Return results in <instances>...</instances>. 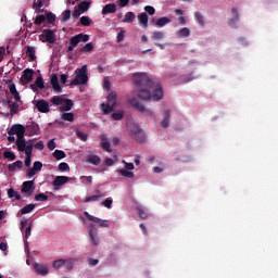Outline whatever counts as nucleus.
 <instances>
[{"label":"nucleus","mask_w":278,"mask_h":278,"mask_svg":"<svg viewBox=\"0 0 278 278\" xmlns=\"http://www.w3.org/2000/svg\"><path fill=\"white\" fill-rule=\"evenodd\" d=\"M135 86L137 87V97L141 101H162L164 99V89L160 83H154L144 73L134 75Z\"/></svg>","instance_id":"nucleus-1"},{"label":"nucleus","mask_w":278,"mask_h":278,"mask_svg":"<svg viewBox=\"0 0 278 278\" xmlns=\"http://www.w3.org/2000/svg\"><path fill=\"white\" fill-rule=\"evenodd\" d=\"M77 71L78 73L71 81L70 86H86V84H88V66L83 65L81 68Z\"/></svg>","instance_id":"nucleus-2"},{"label":"nucleus","mask_w":278,"mask_h":278,"mask_svg":"<svg viewBox=\"0 0 278 278\" xmlns=\"http://www.w3.org/2000/svg\"><path fill=\"white\" fill-rule=\"evenodd\" d=\"M101 108L104 114H112V112H114V108H116V93L115 92L109 93L106 104L102 103Z\"/></svg>","instance_id":"nucleus-3"},{"label":"nucleus","mask_w":278,"mask_h":278,"mask_svg":"<svg viewBox=\"0 0 278 278\" xmlns=\"http://www.w3.org/2000/svg\"><path fill=\"white\" fill-rule=\"evenodd\" d=\"M88 231L91 244H93V247H99V229H97V226L94 224H90L88 226Z\"/></svg>","instance_id":"nucleus-4"},{"label":"nucleus","mask_w":278,"mask_h":278,"mask_svg":"<svg viewBox=\"0 0 278 278\" xmlns=\"http://www.w3.org/2000/svg\"><path fill=\"white\" fill-rule=\"evenodd\" d=\"M88 40H90V35L80 33L78 35L71 37L70 45L72 47H74V49H75V47H77V45H79V42H88Z\"/></svg>","instance_id":"nucleus-5"},{"label":"nucleus","mask_w":278,"mask_h":278,"mask_svg":"<svg viewBox=\"0 0 278 278\" xmlns=\"http://www.w3.org/2000/svg\"><path fill=\"white\" fill-rule=\"evenodd\" d=\"M42 42H49L53 45L55 42V33L52 29H43L42 34L39 36Z\"/></svg>","instance_id":"nucleus-6"},{"label":"nucleus","mask_w":278,"mask_h":278,"mask_svg":"<svg viewBox=\"0 0 278 278\" xmlns=\"http://www.w3.org/2000/svg\"><path fill=\"white\" fill-rule=\"evenodd\" d=\"M25 131L29 137L38 136L40 134V126L36 122H27Z\"/></svg>","instance_id":"nucleus-7"},{"label":"nucleus","mask_w":278,"mask_h":278,"mask_svg":"<svg viewBox=\"0 0 278 278\" xmlns=\"http://www.w3.org/2000/svg\"><path fill=\"white\" fill-rule=\"evenodd\" d=\"M84 216L88 218V220H91V223H97L99 227H110L108 220L94 217L93 215H90V213L88 212H84Z\"/></svg>","instance_id":"nucleus-8"},{"label":"nucleus","mask_w":278,"mask_h":278,"mask_svg":"<svg viewBox=\"0 0 278 278\" xmlns=\"http://www.w3.org/2000/svg\"><path fill=\"white\" fill-rule=\"evenodd\" d=\"M25 131V126L23 124H14L8 129L9 136H18Z\"/></svg>","instance_id":"nucleus-9"},{"label":"nucleus","mask_w":278,"mask_h":278,"mask_svg":"<svg viewBox=\"0 0 278 278\" xmlns=\"http://www.w3.org/2000/svg\"><path fill=\"white\" fill-rule=\"evenodd\" d=\"M25 131H22L17 135V140L15 141V144L17 147V151H20L21 153H23V151H25Z\"/></svg>","instance_id":"nucleus-10"},{"label":"nucleus","mask_w":278,"mask_h":278,"mask_svg":"<svg viewBox=\"0 0 278 278\" xmlns=\"http://www.w3.org/2000/svg\"><path fill=\"white\" fill-rule=\"evenodd\" d=\"M35 190L34 180L24 181L22 185L21 192L23 194H31Z\"/></svg>","instance_id":"nucleus-11"},{"label":"nucleus","mask_w":278,"mask_h":278,"mask_svg":"<svg viewBox=\"0 0 278 278\" xmlns=\"http://www.w3.org/2000/svg\"><path fill=\"white\" fill-rule=\"evenodd\" d=\"M100 140H101L100 142L101 149H103V151H106L108 153H112V149H111L112 144L108 140V136L101 135Z\"/></svg>","instance_id":"nucleus-12"},{"label":"nucleus","mask_w":278,"mask_h":278,"mask_svg":"<svg viewBox=\"0 0 278 278\" xmlns=\"http://www.w3.org/2000/svg\"><path fill=\"white\" fill-rule=\"evenodd\" d=\"M36 108H37L38 112H41V114H47L50 111L49 102H47V100L37 101Z\"/></svg>","instance_id":"nucleus-13"},{"label":"nucleus","mask_w":278,"mask_h":278,"mask_svg":"<svg viewBox=\"0 0 278 278\" xmlns=\"http://www.w3.org/2000/svg\"><path fill=\"white\" fill-rule=\"evenodd\" d=\"M128 103H129V105H131V108H134V110H137V112H141V113L144 112L146 106H144V104L139 102L138 99H136V98L129 99Z\"/></svg>","instance_id":"nucleus-14"},{"label":"nucleus","mask_w":278,"mask_h":278,"mask_svg":"<svg viewBox=\"0 0 278 278\" xmlns=\"http://www.w3.org/2000/svg\"><path fill=\"white\" fill-rule=\"evenodd\" d=\"M33 268L35 269L37 275H49V267H47V265L34 263Z\"/></svg>","instance_id":"nucleus-15"},{"label":"nucleus","mask_w":278,"mask_h":278,"mask_svg":"<svg viewBox=\"0 0 278 278\" xmlns=\"http://www.w3.org/2000/svg\"><path fill=\"white\" fill-rule=\"evenodd\" d=\"M51 86L55 92H62V86H60V79L58 78V74H52Z\"/></svg>","instance_id":"nucleus-16"},{"label":"nucleus","mask_w":278,"mask_h":278,"mask_svg":"<svg viewBox=\"0 0 278 278\" xmlns=\"http://www.w3.org/2000/svg\"><path fill=\"white\" fill-rule=\"evenodd\" d=\"M67 181H71V178L66 176H56L53 180V186L54 188H60V186H64Z\"/></svg>","instance_id":"nucleus-17"},{"label":"nucleus","mask_w":278,"mask_h":278,"mask_svg":"<svg viewBox=\"0 0 278 278\" xmlns=\"http://www.w3.org/2000/svg\"><path fill=\"white\" fill-rule=\"evenodd\" d=\"M22 79L26 84L34 81V70H29V68L24 70Z\"/></svg>","instance_id":"nucleus-18"},{"label":"nucleus","mask_w":278,"mask_h":278,"mask_svg":"<svg viewBox=\"0 0 278 278\" xmlns=\"http://www.w3.org/2000/svg\"><path fill=\"white\" fill-rule=\"evenodd\" d=\"M231 12L232 18L228 22V25H230V27H236V24L240 22V14H238V9L236 8H233Z\"/></svg>","instance_id":"nucleus-19"},{"label":"nucleus","mask_w":278,"mask_h":278,"mask_svg":"<svg viewBox=\"0 0 278 278\" xmlns=\"http://www.w3.org/2000/svg\"><path fill=\"white\" fill-rule=\"evenodd\" d=\"M115 12H116L115 3H109V4L104 5L102 9L103 16H105L108 14H115Z\"/></svg>","instance_id":"nucleus-20"},{"label":"nucleus","mask_w":278,"mask_h":278,"mask_svg":"<svg viewBox=\"0 0 278 278\" xmlns=\"http://www.w3.org/2000/svg\"><path fill=\"white\" fill-rule=\"evenodd\" d=\"M169 125H170V110H165L163 121L161 122V126L166 129L167 127H169Z\"/></svg>","instance_id":"nucleus-21"},{"label":"nucleus","mask_w":278,"mask_h":278,"mask_svg":"<svg viewBox=\"0 0 278 278\" xmlns=\"http://www.w3.org/2000/svg\"><path fill=\"white\" fill-rule=\"evenodd\" d=\"M39 170H42V162L36 161L33 167L28 169L27 175H36Z\"/></svg>","instance_id":"nucleus-22"},{"label":"nucleus","mask_w":278,"mask_h":278,"mask_svg":"<svg viewBox=\"0 0 278 278\" xmlns=\"http://www.w3.org/2000/svg\"><path fill=\"white\" fill-rule=\"evenodd\" d=\"M63 103L64 104L61 106V112H71V110H73V105H75L71 99H64Z\"/></svg>","instance_id":"nucleus-23"},{"label":"nucleus","mask_w":278,"mask_h":278,"mask_svg":"<svg viewBox=\"0 0 278 278\" xmlns=\"http://www.w3.org/2000/svg\"><path fill=\"white\" fill-rule=\"evenodd\" d=\"M138 21L142 24L143 29H147V27H149V15L147 13H140L138 15Z\"/></svg>","instance_id":"nucleus-24"},{"label":"nucleus","mask_w":278,"mask_h":278,"mask_svg":"<svg viewBox=\"0 0 278 278\" xmlns=\"http://www.w3.org/2000/svg\"><path fill=\"white\" fill-rule=\"evenodd\" d=\"M134 140L139 143L147 142V135H144V130H139L136 135L132 136Z\"/></svg>","instance_id":"nucleus-25"},{"label":"nucleus","mask_w":278,"mask_h":278,"mask_svg":"<svg viewBox=\"0 0 278 278\" xmlns=\"http://www.w3.org/2000/svg\"><path fill=\"white\" fill-rule=\"evenodd\" d=\"M87 162L89 164H93L94 166H99V164H101V157H99V155L90 154L87 155Z\"/></svg>","instance_id":"nucleus-26"},{"label":"nucleus","mask_w":278,"mask_h":278,"mask_svg":"<svg viewBox=\"0 0 278 278\" xmlns=\"http://www.w3.org/2000/svg\"><path fill=\"white\" fill-rule=\"evenodd\" d=\"M9 90H10L11 94L13 96L14 100L16 102H20L21 101V94L16 90V85L15 84L10 85Z\"/></svg>","instance_id":"nucleus-27"},{"label":"nucleus","mask_w":278,"mask_h":278,"mask_svg":"<svg viewBox=\"0 0 278 278\" xmlns=\"http://www.w3.org/2000/svg\"><path fill=\"white\" fill-rule=\"evenodd\" d=\"M26 55L30 59V62H35L36 60V48L33 46L26 47Z\"/></svg>","instance_id":"nucleus-28"},{"label":"nucleus","mask_w":278,"mask_h":278,"mask_svg":"<svg viewBox=\"0 0 278 278\" xmlns=\"http://www.w3.org/2000/svg\"><path fill=\"white\" fill-rule=\"evenodd\" d=\"M136 21V13L129 11L124 15L122 23H134Z\"/></svg>","instance_id":"nucleus-29"},{"label":"nucleus","mask_w":278,"mask_h":278,"mask_svg":"<svg viewBox=\"0 0 278 278\" xmlns=\"http://www.w3.org/2000/svg\"><path fill=\"white\" fill-rule=\"evenodd\" d=\"M168 23H170V18L161 17L154 22V25H155V27H164V26L168 25Z\"/></svg>","instance_id":"nucleus-30"},{"label":"nucleus","mask_w":278,"mask_h":278,"mask_svg":"<svg viewBox=\"0 0 278 278\" xmlns=\"http://www.w3.org/2000/svg\"><path fill=\"white\" fill-rule=\"evenodd\" d=\"M103 197H105L103 193L90 195V197L86 198L85 203L99 202V201H101V199H103Z\"/></svg>","instance_id":"nucleus-31"},{"label":"nucleus","mask_w":278,"mask_h":278,"mask_svg":"<svg viewBox=\"0 0 278 278\" xmlns=\"http://www.w3.org/2000/svg\"><path fill=\"white\" fill-rule=\"evenodd\" d=\"M142 128H140V125L138 124H132L129 126V134L131 136V138H134V136H136V134H139V131H141Z\"/></svg>","instance_id":"nucleus-32"},{"label":"nucleus","mask_w":278,"mask_h":278,"mask_svg":"<svg viewBox=\"0 0 278 278\" xmlns=\"http://www.w3.org/2000/svg\"><path fill=\"white\" fill-rule=\"evenodd\" d=\"M194 18L197 21V23H199V25H201V27L205 26V17L203 16V14H201V12H195L194 13Z\"/></svg>","instance_id":"nucleus-33"},{"label":"nucleus","mask_w":278,"mask_h":278,"mask_svg":"<svg viewBox=\"0 0 278 278\" xmlns=\"http://www.w3.org/2000/svg\"><path fill=\"white\" fill-rule=\"evenodd\" d=\"M66 265V260L64 258H60L53 262L52 266L54 270H60V268H62V266Z\"/></svg>","instance_id":"nucleus-34"},{"label":"nucleus","mask_w":278,"mask_h":278,"mask_svg":"<svg viewBox=\"0 0 278 278\" xmlns=\"http://www.w3.org/2000/svg\"><path fill=\"white\" fill-rule=\"evenodd\" d=\"M78 10L84 14V12H88L90 10V2L83 1L78 4Z\"/></svg>","instance_id":"nucleus-35"},{"label":"nucleus","mask_w":278,"mask_h":278,"mask_svg":"<svg viewBox=\"0 0 278 278\" xmlns=\"http://www.w3.org/2000/svg\"><path fill=\"white\" fill-rule=\"evenodd\" d=\"M36 210V204H27L21 210V214H31Z\"/></svg>","instance_id":"nucleus-36"},{"label":"nucleus","mask_w":278,"mask_h":278,"mask_svg":"<svg viewBox=\"0 0 278 278\" xmlns=\"http://www.w3.org/2000/svg\"><path fill=\"white\" fill-rule=\"evenodd\" d=\"M177 36H178V38H188V36H190V28H188V27L181 28L178 31Z\"/></svg>","instance_id":"nucleus-37"},{"label":"nucleus","mask_w":278,"mask_h":278,"mask_svg":"<svg viewBox=\"0 0 278 278\" xmlns=\"http://www.w3.org/2000/svg\"><path fill=\"white\" fill-rule=\"evenodd\" d=\"M16 168H23V161H16L15 163L9 165V170L11 173H14Z\"/></svg>","instance_id":"nucleus-38"},{"label":"nucleus","mask_w":278,"mask_h":278,"mask_svg":"<svg viewBox=\"0 0 278 278\" xmlns=\"http://www.w3.org/2000/svg\"><path fill=\"white\" fill-rule=\"evenodd\" d=\"M80 24L84 27H90V25H92V18H90L89 16H81L80 17Z\"/></svg>","instance_id":"nucleus-39"},{"label":"nucleus","mask_w":278,"mask_h":278,"mask_svg":"<svg viewBox=\"0 0 278 278\" xmlns=\"http://www.w3.org/2000/svg\"><path fill=\"white\" fill-rule=\"evenodd\" d=\"M53 157H55V160H64V157H66V152L62 150H55L53 152Z\"/></svg>","instance_id":"nucleus-40"},{"label":"nucleus","mask_w":278,"mask_h":278,"mask_svg":"<svg viewBox=\"0 0 278 278\" xmlns=\"http://www.w3.org/2000/svg\"><path fill=\"white\" fill-rule=\"evenodd\" d=\"M61 118L63 121H68L70 123H73L75 121V114H73V113H63L61 115Z\"/></svg>","instance_id":"nucleus-41"},{"label":"nucleus","mask_w":278,"mask_h":278,"mask_svg":"<svg viewBox=\"0 0 278 278\" xmlns=\"http://www.w3.org/2000/svg\"><path fill=\"white\" fill-rule=\"evenodd\" d=\"M18 108H21V105H18V102H13L10 105V112L12 116H14V114H18Z\"/></svg>","instance_id":"nucleus-42"},{"label":"nucleus","mask_w":278,"mask_h":278,"mask_svg":"<svg viewBox=\"0 0 278 278\" xmlns=\"http://www.w3.org/2000/svg\"><path fill=\"white\" fill-rule=\"evenodd\" d=\"M51 103H53V105H62V103H64V98H62L60 96H54L51 99Z\"/></svg>","instance_id":"nucleus-43"},{"label":"nucleus","mask_w":278,"mask_h":278,"mask_svg":"<svg viewBox=\"0 0 278 278\" xmlns=\"http://www.w3.org/2000/svg\"><path fill=\"white\" fill-rule=\"evenodd\" d=\"M3 157L5 160H11V162H14V160H16V154H14V152H12V151H5L3 153Z\"/></svg>","instance_id":"nucleus-44"},{"label":"nucleus","mask_w":278,"mask_h":278,"mask_svg":"<svg viewBox=\"0 0 278 278\" xmlns=\"http://www.w3.org/2000/svg\"><path fill=\"white\" fill-rule=\"evenodd\" d=\"M92 49H94V46L92 45V42L86 43L85 47L80 49V53H88L92 51Z\"/></svg>","instance_id":"nucleus-45"},{"label":"nucleus","mask_w":278,"mask_h":278,"mask_svg":"<svg viewBox=\"0 0 278 278\" xmlns=\"http://www.w3.org/2000/svg\"><path fill=\"white\" fill-rule=\"evenodd\" d=\"M137 211L141 220H147V218H149V213H147L143 208L138 207Z\"/></svg>","instance_id":"nucleus-46"},{"label":"nucleus","mask_w":278,"mask_h":278,"mask_svg":"<svg viewBox=\"0 0 278 278\" xmlns=\"http://www.w3.org/2000/svg\"><path fill=\"white\" fill-rule=\"evenodd\" d=\"M34 151V143H30L27 146V142L24 143V152H25V155H31Z\"/></svg>","instance_id":"nucleus-47"},{"label":"nucleus","mask_w":278,"mask_h":278,"mask_svg":"<svg viewBox=\"0 0 278 278\" xmlns=\"http://www.w3.org/2000/svg\"><path fill=\"white\" fill-rule=\"evenodd\" d=\"M123 116H125V112L117 111V112L112 114V119L113 121H122Z\"/></svg>","instance_id":"nucleus-48"},{"label":"nucleus","mask_w":278,"mask_h":278,"mask_svg":"<svg viewBox=\"0 0 278 278\" xmlns=\"http://www.w3.org/2000/svg\"><path fill=\"white\" fill-rule=\"evenodd\" d=\"M75 258H67L65 260V266L67 268V270H73V267L75 266Z\"/></svg>","instance_id":"nucleus-49"},{"label":"nucleus","mask_w":278,"mask_h":278,"mask_svg":"<svg viewBox=\"0 0 278 278\" xmlns=\"http://www.w3.org/2000/svg\"><path fill=\"white\" fill-rule=\"evenodd\" d=\"M35 201H49V195L45 194V193H39L35 195Z\"/></svg>","instance_id":"nucleus-50"},{"label":"nucleus","mask_w":278,"mask_h":278,"mask_svg":"<svg viewBox=\"0 0 278 278\" xmlns=\"http://www.w3.org/2000/svg\"><path fill=\"white\" fill-rule=\"evenodd\" d=\"M76 136L79 140H81L83 142H86L88 140V135L83 132V131H79L77 130L76 131Z\"/></svg>","instance_id":"nucleus-51"},{"label":"nucleus","mask_w":278,"mask_h":278,"mask_svg":"<svg viewBox=\"0 0 278 278\" xmlns=\"http://www.w3.org/2000/svg\"><path fill=\"white\" fill-rule=\"evenodd\" d=\"M43 2L42 0H37L33 3V10H36V12H40V9L42 8Z\"/></svg>","instance_id":"nucleus-52"},{"label":"nucleus","mask_w":278,"mask_h":278,"mask_svg":"<svg viewBox=\"0 0 278 278\" xmlns=\"http://www.w3.org/2000/svg\"><path fill=\"white\" fill-rule=\"evenodd\" d=\"M35 84L37 88H40V90H42V88H45V79H42V76L37 77Z\"/></svg>","instance_id":"nucleus-53"},{"label":"nucleus","mask_w":278,"mask_h":278,"mask_svg":"<svg viewBox=\"0 0 278 278\" xmlns=\"http://www.w3.org/2000/svg\"><path fill=\"white\" fill-rule=\"evenodd\" d=\"M45 21H47V16L37 15L35 18V25H41Z\"/></svg>","instance_id":"nucleus-54"},{"label":"nucleus","mask_w":278,"mask_h":278,"mask_svg":"<svg viewBox=\"0 0 278 278\" xmlns=\"http://www.w3.org/2000/svg\"><path fill=\"white\" fill-rule=\"evenodd\" d=\"M153 40H162L164 38V33L156 30L152 35Z\"/></svg>","instance_id":"nucleus-55"},{"label":"nucleus","mask_w":278,"mask_h":278,"mask_svg":"<svg viewBox=\"0 0 278 278\" xmlns=\"http://www.w3.org/2000/svg\"><path fill=\"white\" fill-rule=\"evenodd\" d=\"M112 203H114V201L109 198L106 200H104L101 205H103L104 207H108V210H112Z\"/></svg>","instance_id":"nucleus-56"},{"label":"nucleus","mask_w":278,"mask_h":278,"mask_svg":"<svg viewBox=\"0 0 278 278\" xmlns=\"http://www.w3.org/2000/svg\"><path fill=\"white\" fill-rule=\"evenodd\" d=\"M144 11L149 14V16H153L155 14V8L152 5H146Z\"/></svg>","instance_id":"nucleus-57"},{"label":"nucleus","mask_w":278,"mask_h":278,"mask_svg":"<svg viewBox=\"0 0 278 278\" xmlns=\"http://www.w3.org/2000/svg\"><path fill=\"white\" fill-rule=\"evenodd\" d=\"M70 20H71V10H65L62 13V21L66 22V21H70Z\"/></svg>","instance_id":"nucleus-58"},{"label":"nucleus","mask_w":278,"mask_h":278,"mask_svg":"<svg viewBox=\"0 0 278 278\" xmlns=\"http://www.w3.org/2000/svg\"><path fill=\"white\" fill-rule=\"evenodd\" d=\"M70 166L67 165V163H61L60 165H59V170H61L62 173H66V170H70Z\"/></svg>","instance_id":"nucleus-59"},{"label":"nucleus","mask_w":278,"mask_h":278,"mask_svg":"<svg viewBox=\"0 0 278 278\" xmlns=\"http://www.w3.org/2000/svg\"><path fill=\"white\" fill-rule=\"evenodd\" d=\"M118 8H127L129 5V0H117Z\"/></svg>","instance_id":"nucleus-60"},{"label":"nucleus","mask_w":278,"mask_h":278,"mask_svg":"<svg viewBox=\"0 0 278 278\" xmlns=\"http://www.w3.org/2000/svg\"><path fill=\"white\" fill-rule=\"evenodd\" d=\"M47 21H48V23H55V14H53V13H51V12H49L48 14H47Z\"/></svg>","instance_id":"nucleus-61"},{"label":"nucleus","mask_w":278,"mask_h":278,"mask_svg":"<svg viewBox=\"0 0 278 278\" xmlns=\"http://www.w3.org/2000/svg\"><path fill=\"white\" fill-rule=\"evenodd\" d=\"M58 146L55 144V139H51L49 142H48V149L49 151H53Z\"/></svg>","instance_id":"nucleus-62"},{"label":"nucleus","mask_w":278,"mask_h":278,"mask_svg":"<svg viewBox=\"0 0 278 278\" xmlns=\"http://www.w3.org/2000/svg\"><path fill=\"white\" fill-rule=\"evenodd\" d=\"M87 262L89 266H97L99 264V260L97 258H88Z\"/></svg>","instance_id":"nucleus-63"},{"label":"nucleus","mask_w":278,"mask_h":278,"mask_svg":"<svg viewBox=\"0 0 278 278\" xmlns=\"http://www.w3.org/2000/svg\"><path fill=\"white\" fill-rule=\"evenodd\" d=\"M31 227H33V225L29 224V226L25 230V238H26V240H27V238H29V236H31Z\"/></svg>","instance_id":"nucleus-64"}]
</instances>
